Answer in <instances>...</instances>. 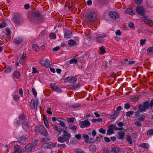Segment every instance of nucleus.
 Listing matches in <instances>:
<instances>
[{"instance_id":"obj_42","label":"nucleus","mask_w":153,"mask_h":153,"mask_svg":"<svg viewBox=\"0 0 153 153\" xmlns=\"http://www.w3.org/2000/svg\"><path fill=\"white\" fill-rule=\"evenodd\" d=\"M134 112L132 111H129L127 112L126 113V117H130V115L133 114Z\"/></svg>"},{"instance_id":"obj_60","label":"nucleus","mask_w":153,"mask_h":153,"mask_svg":"<svg viewBox=\"0 0 153 153\" xmlns=\"http://www.w3.org/2000/svg\"><path fill=\"white\" fill-rule=\"evenodd\" d=\"M146 39H141L140 41V45H144L145 43V42L146 41Z\"/></svg>"},{"instance_id":"obj_2","label":"nucleus","mask_w":153,"mask_h":153,"mask_svg":"<svg viewBox=\"0 0 153 153\" xmlns=\"http://www.w3.org/2000/svg\"><path fill=\"white\" fill-rule=\"evenodd\" d=\"M28 18L30 21L35 20L40 22H42L43 20V17L42 16L39 12H34L30 14H29L28 16Z\"/></svg>"},{"instance_id":"obj_55","label":"nucleus","mask_w":153,"mask_h":153,"mask_svg":"<svg viewBox=\"0 0 153 153\" xmlns=\"http://www.w3.org/2000/svg\"><path fill=\"white\" fill-rule=\"evenodd\" d=\"M50 36L52 39H55L56 38V35L55 34L51 33L50 34Z\"/></svg>"},{"instance_id":"obj_64","label":"nucleus","mask_w":153,"mask_h":153,"mask_svg":"<svg viewBox=\"0 0 153 153\" xmlns=\"http://www.w3.org/2000/svg\"><path fill=\"white\" fill-rule=\"evenodd\" d=\"M104 139L105 141L106 142L109 143L110 141V139L107 137H104Z\"/></svg>"},{"instance_id":"obj_20","label":"nucleus","mask_w":153,"mask_h":153,"mask_svg":"<svg viewBox=\"0 0 153 153\" xmlns=\"http://www.w3.org/2000/svg\"><path fill=\"white\" fill-rule=\"evenodd\" d=\"M22 39L20 37H17L15 38L13 41V43L17 45L22 42Z\"/></svg>"},{"instance_id":"obj_14","label":"nucleus","mask_w":153,"mask_h":153,"mask_svg":"<svg viewBox=\"0 0 153 153\" xmlns=\"http://www.w3.org/2000/svg\"><path fill=\"white\" fill-rule=\"evenodd\" d=\"M13 20L15 23L19 24L22 22V18L20 16H16L13 18Z\"/></svg>"},{"instance_id":"obj_24","label":"nucleus","mask_w":153,"mask_h":153,"mask_svg":"<svg viewBox=\"0 0 153 153\" xmlns=\"http://www.w3.org/2000/svg\"><path fill=\"white\" fill-rule=\"evenodd\" d=\"M120 148L118 147H115L113 148L111 150V153H117L119 152Z\"/></svg>"},{"instance_id":"obj_21","label":"nucleus","mask_w":153,"mask_h":153,"mask_svg":"<svg viewBox=\"0 0 153 153\" xmlns=\"http://www.w3.org/2000/svg\"><path fill=\"white\" fill-rule=\"evenodd\" d=\"M53 129L55 130V132H56V134H58V135H59L61 134L62 132L61 129L59 128L56 126H54L53 127Z\"/></svg>"},{"instance_id":"obj_62","label":"nucleus","mask_w":153,"mask_h":153,"mask_svg":"<svg viewBox=\"0 0 153 153\" xmlns=\"http://www.w3.org/2000/svg\"><path fill=\"white\" fill-rule=\"evenodd\" d=\"M148 19L145 17H142L141 18L142 21L145 22H147Z\"/></svg>"},{"instance_id":"obj_9","label":"nucleus","mask_w":153,"mask_h":153,"mask_svg":"<svg viewBox=\"0 0 153 153\" xmlns=\"http://www.w3.org/2000/svg\"><path fill=\"white\" fill-rule=\"evenodd\" d=\"M56 146V143H53L52 142L45 143L43 144V147L45 149H52Z\"/></svg>"},{"instance_id":"obj_37","label":"nucleus","mask_w":153,"mask_h":153,"mask_svg":"<svg viewBox=\"0 0 153 153\" xmlns=\"http://www.w3.org/2000/svg\"><path fill=\"white\" fill-rule=\"evenodd\" d=\"M74 152L76 153H85L82 149H74Z\"/></svg>"},{"instance_id":"obj_56","label":"nucleus","mask_w":153,"mask_h":153,"mask_svg":"<svg viewBox=\"0 0 153 153\" xmlns=\"http://www.w3.org/2000/svg\"><path fill=\"white\" fill-rule=\"evenodd\" d=\"M134 124L138 127H140L141 126V124L139 122H134Z\"/></svg>"},{"instance_id":"obj_58","label":"nucleus","mask_w":153,"mask_h":153,"mask_svg":"<svg viewBox=\"0 0 153 153\" xmlns=\"http://www.w3.org/2000/svg\"><path fill=\"white\" fill-rule=\"evenodd\" d=\"M6 26V23L5 22H3L0 24V27L2 28L5 27Z\"/></svg>"},{"instance_id":"obj_27","label":"nucleus","mask_w":153,"mask_h":153,"mask_svg":"<svg viewBox=\"0 0 153 153\" xmlns=\"http://www.w3.org/2000/svg\"><path fill=\"white\" fill-rule=\"evenodd\" d=\"M19 119L20 120H25L26 119V116L24 114H19Z\"/></svg>"},{"instance_id":"obj_10","label":"nucleus","mask_w":153,"mask_h":153,"mask_svg":"<svg viewBox=\"0 0 153 153\" xmlns=\"http://www.w3.org/2000/svg\"><path fill=\"white\" fill-rule=\"evenodd\" d=\"M119 112H117V111H114L113 114H107V117L110 120L114 121L115 120L116 118L118 117Z\"/></svg>"},{"instance_id":"obj_11","label":"nucleus","mask_w":153,"mask_h":153,"mask_svg":"<svg viewBox=\"0 0 153 153\" xmlns=\"http://www.w3.org/2000/svg\"><path fill=\"white\" fill-rule=\"evenodd\" d=\"M108 15L110 16L111 18L114 19H116L119 17L118 13L115 11H110L108 13Z\"/></svg>"},{"instance_id":"obj_61","label":"nucleus","mask_w":153,"mask_h":153,"mask_svg":"<svg viewBox=\"0 0 153 153\" xmlns=\"http://www.w3.org/2000/svg\"><path fill=\"white\" fill-rule=\"evenodd\" d=\"M57 146L58 147H61L63 148H65L66 146V145L64 143L62 144H58Z\"/></svg>"},{"instance_id":"obj_13","label":"nucleus","mask_w":153,"mask_h":153,"mask_svg":"<svg viewBox=\"0 0 153 153\" xmlns=\"http://www.w3.org/2000/svg\"><path fill=\"white\" fill-rule=\"evenodd\" d=\"M136 10L139 14L143 16L144 14V9L141 6L139 5L136 7Z\"/></svg>"},{"instance_id":"obj_7","label":"nucleus","mask_w":153,"mask_h":153,"mask_svg":"<svg viewBox=\"0 0 153 153\" xmlns=\"http://www.w3.org/2000/svg\"><path fill=\"white\" fill-rule=\"evenodd\" d=\"M138 108L140 111L142 112H145L149 108V103L147 101H145L143 105H139Z\"/></svg>"},{"instance_id":"obj_59","label":"nucleus","mask_w":153,"mask_h":153,"mask_svg":"<svg viewBox=\"0 0 153 153\" xmlns=\"http://www.w3.org/2000/svg\"><path fill=\"white\" fill-rule=\"evenodd\" d=\"M108 128H109V129L111 130H112V131L116 129V127L115 126H113V125L109 126H108Z\"/></svg>"},{"instance_id":"obj_63","label":"nucleus","mask_w":153,"mask_h":153,"mask_svg":"<svg viewBox=\"0 0 153 153\" xmlns=\"http://www.w3.org/2000/svg\"><path fill=\"white\" fill-rule=\"evenodd\" d=\"M60 48L59 46H56L53 49V51H56L60 49Z\"/></svg>"},{"instance_id":"obj_18","label":"nucleus","mask_w":153,"mask_h":153,"mask_svg":"<svg viewBox=\"0 0 153 153\" xmlns=\"http://www.w3.org/2000/svg\"><path fill=\"white\" fill-rule=\"evenodd\" d=\"M40 63L42 65L46 67H50L51 65L50 64L47 62L45 60H42L40 61Z\"/></svg>"},{"instance_id":"obj_17","label":"nucleus","mask_w":153,"mask_h":153,"mask_svg":"<svg viewBox=\"0 0 153 153\" xmlns=\"http://www.w3.org/2000/svg\"><path fill=\"white\" fill-rule=\"evenodd\" d=\"M72 32L71 30H66L64 33V36L66 38H70L72 36Z\"/></svg>"},{"instance_id":"obj_30","label":"nucleus","mask_w":153,"mask_h":153,"mask_svg":"<svg viewBox=\"0 0 153 153\" xmlns=\"http://www.w3.org/2000/svg\"><path fill=\"white\" fill-rule=\"evenodd\" d=\"M99 49L100 51V53L101 54H103L106 52L105 48L104 47V46H102L101 47H100L99 48Z\"/></svg>"},{"instance_id":"obj_19","label":"nucleus","mask_w":153,"mask_h":153,"mask_svg":"<svg viewBox=\"0 0 153 153\" xmlns=\"http://www.w3.org/2000/svg\"><path fill=\"white\" fill-rule=\"evenodd\" d=\"M14 151L13 152L14 153H21L22 150L20 149V147L17 145H15L14 149Z\"/></svg>"},{"instance_id":"obj_31","label":"nucleus","mask_w":153,"mask_h":153,"mask_svg":"<svg viewBox=\"0 0 153 153\" xmlns=\"http://www.w3.org/2000/svg\"><path fill=\"white\" fill-rule=\"evenodd\" d=\"M77 62V60L76 59H75L74 58H73L68 61L69 64H76Z\"/></svg>"},{"instance_id":"obj_34","label":"nucleus","mask_w":153,"mask_h":153,"mask_svg":"<svg viewBox=\"0 0 153 153\" xmlns=\"http://www.w3.org/2000/svg\"><path fill=\"white\" fill-rule=\"evenodd\" d=\"M82 138L85 139V141L86 143L88 142L89 136L88 135L86 134H84L82 136Z\"/></svg>"},{"instance_id":"obj_25","label":"nucleus","mask_w":153,"mask_h":153,"mask_svg":"<svg viewBox=\"0 0 153 153\" xmlns=\"http://www.w3.org/2000/svg\"><path fill=\"white\" fill-rule=\"evenodd\" d=\"M35 103L36 102L35 100L33 99H32L31 100L30 103V106L32 109H33L35 108Z\"/></svg>"},{"instance_id":"obj_45","label":"nucleus","mask_w":153,"mask_h":153,"mask_svg":"<svg viewBox=\"0 0 153 153\" xmlns=\"http://www.w3.org/2000/svg\"><path fill=\"white\" fill-rule=\"evenodd\" d=\"M80 84L79 83H78L77 85H73L72 86V87L74 89H76L80 87Z\"/></svg>"},{"instance_id":"obj_52","label":"nucleus","mask_w":153,"mask_h":153,"mask_svg":"<svg viewBox=\"0 0 153 153\" xmlns=\"http://www.w3.org/2000/svg\"><path fill=\"white\" fill-rule=\"evenodd\" d=\"M124 105L125 108L126 109H129L131 107L130 105L128 103H125Z\"/></svg>"},{"instance_id":"obj_44","label":"nucleus","mask_w":153,"mask_h":153,"mask_svg":"<svg viewBox=\"0 0 153 153\" xmlns=\"http://www.w3.org/2000/svg\"><path fill=\"white\" fill-rule=\"evenodd\" d=\"M148 136L153 135V129H152L149 130L147 133Z\"/></svg>"},{"instance_id":"obj_6","label":"nucleus","mask_w":153,"mask_h":153,"mask_svg":"<svg viewBox=\"0 0 153 153\" xmlns=\"http://www.w3.org/2000/svg\"><path fill=\"white\" fill-rule=\"evenodd\" d=\"M106 36L107 35L106 33L99 34L97 36V37L94 39V40L95 42L98 43H102L104 41L105 38Z\"/></svg>"},{"instance_id":"obj_22","label":"nucleus","mask_w":153,"mask_h":153,"mask_svg":"<svg viewBox=\"0 0 153 153\" xmlns=\"http://www.w3.org/2000/svg\"><path fill=\"white\" fill-rule=\"evenodd\" d=\"M126 13L129 14L131 15H135L134 12H133L132 8H127L125 10Z\"/></svg>"},{"instance_id":"obj_41","label":"nucleus","mask_w":153,"mask_h":153,"mask_svg":"<svg viewBox=\"0 0 153 153\" xmlns=\"http://www.w3.org/2000/svg\"><path fill=\"white\" fill-rule=\"evenodd\" d=\"M69 128L72 131H75L77 129V127L76 125H74L72 126H70Z\"/></svg>"},{"instance_id":"obj_51","label":"nucleus","mask_w":153,"mask_h":153,"mask_svg":"<svg viewBox=\"0 0 153 153\" xmlns=\"http://www.w3.org/2000/svg\"><path fill=\"white\" fill-rule=\"evenodd\" d=\"M13 100L16 101H18L19 100V97L17 95H15L13 97Z\"/></svg>"},{"instance_id":"obj_47","label":"nucleus","mask_w":153,"mask_h":153,"mask_svg":"<svg viewBox=\"0 0 153 153\" xmlns=\"http://www.w3.org/2000/svg\"><path fill=\"white\" fill-rule=\"evenodd\" d=\"M32 91L33 92V94L34 96L36 97L37 94V93L36 91L34 88H32Z\"/></svg>"},{"instance_id":"obj_5","label":"nucleus","mask_w":153,"mask_h":153,"mask_svg":"<svg viewBox=\"0 0 153 153\" xmlns=\"http://www.w3.org/2000/svg\"><path fill=\"white\" fill-rule=\"evenodd\" d=\"M79 124L80 127L82 128H88L91 125V123L88 120L81 121L79 122Z\"/></svg>"},{"instance_id":"obj_39","label":"nucleus","mask_w":153,"mask_h":153,"mask_svg":"<svg viewBox=\"0 0 153 153\" xmlns=\"http://www.w3.org/2000/svg\"><path fill=\"white\" fill-rule=\"evenodd\" d=\"M145 117L144 115H141L138 119V121L142 122L144 121Z\"/></svg>"},{"instance_id":"obj_29","label":"nucleus","mask_w":153,"mask_h":153,"mask_svg":"<svg viewBox=\"0 0 153 153\" xmlns=\"http://www.w3.org/2000/svg\"><path fill=\"white\" fill-rule=\"evenodd\" d=\"M12 70L11 67L8 66L4 68V71L5 73L8 74L11 72Z\"/></svg>"},{"instance_id":"obj_32","label":"nucleus","mask_w":153,"mask_h":153,"mask_svg":"<svg viewBox=\"0 0 153 153\" xmlns=\"http://www.w3.org/2000/svg\"><path fill=\"white\" fill-rule=\"evenodd\" d=\"M89 149L90 151H95L96 150V146L94 145H91L89 146Z\"/></svg>"},{"instance_id":"obj_49","label":"nucleus","mask_w":153,"mask_h":153,"mask_svg":"<svg viewBox=\"0 0 153 153\" xmlns=\"http://www.w3.org/2000/svg\"><path fill=\"white\" fill-rule=\"evenodd\" d=\"M113 131L112 130H111L109 129L107 131V135H111L113 133Z\"/></svg>"},{"instance_id":"obj_8","label":"nucleus","mask_w":153,"mask_h":153,"mask_svg":"<svg viewBox=\"0 0 153 153\" xmlns=\"http://www.w3.org/2000/svg\"><path fill=\"white\" fill-rule=\"evenodd\" d=\"M97 17L96 13L94 11L89 13L87 16V19L88 21L93 22Z\"/></svg>"},{"instance_id":"obj_35","label":"nucleus","mask_w":153,"mask_h":153,"mask_svg":"<svg viewBox=\"0 0 153 153\" xmlns=\"http://www.w3.org/2000/svg\"><path fill=\"white\" fill-rule=\"evenodd\" d=\"M119 138L120 139H123L124 138V133L123 132H119L118 133Z\"/></svg>"},{"instance_id":"obj_43","label":"nucleus","mask_w":153,"mask_h":153,"mask_svg":"<svg viewBox=\"0 0 153 153\" xmlns=\"http://www.w3.org/2000/svg\"><path fill=\"white\" fill-rule=\"evenodd\" d=\"M53 89L56 92H59L61 90V89L59 87H58L54 85Z\"/></svg>"},{"instance_id":"obj_53","label":"nucleus","mask_w":153,"mask_h":153,"mask_svg":"<svg viewBox=\"0 0 153 153\" xmlns=\"http://www.w3.org/2000/svg\"><path fill=\"white\" fill-rule=\"evenodd\" d=\"M99 132L102 134H105V130L103 128H101L99 131Z\"/></svg>"},{"instance_id":"obj_16","label":"nucleus","mask_w":153,"mask_h":153,"mask_svg":"<svg viewBox=\"0 0 153 153\" xmlns=\"http://www.w3.org/2000/svg\"><path fill=\"white\" fill-rule=\"evenodd\" d=\"M20 76V73L18 71H16L13 72V79L15 80V79H18L19 78Z\"/></svg>"},{"instance_id":"obj_54","label":"nucleus","mask_w":153,"mask_h":153,"mask_svg":"<svg viewBox=\"0 0 153 153\" xmlns=\"http://www.w3.org/2000/svg\"><path fill=\"white\" fill-rule=\"evenodd\" d=\"M135 2L137 4H140L143 2V0H134Z\"/></svg>"},{"instance_id":"obj_38","label":"nucleus","mask_w":153,"mask_h":153,"mask_svg":"<svg viewBox=\"0 0 153 153\" xmlns=\"http://www.w3.org/2000/svg\"><path fill=\"white\" fill-rule=\"evenodd\" d=\"M32 48L34 51H38L39 49V47L36 45H34L32 46Z\"/></svg>"},{"instance_id":"obj_50","label":"nucleus","mask_w":153,"mask_h":153,"mask_svg":"<svg viewBox=\"0 0 153 153\" xmlns=\"http://www.w3.org/2000/svg\"><path fill=\"white\" fill-rule=\"evenodd\" d=\"M5 32L6 33L7 35L9 36L10 34V29L8 28H6Z\"/></svg>"},{"instance_id":"obj_40","label":"nucleus","mask_w":153,"mask_h":153,"mask_svg":"<svg viewBox=\"0 0 153 153\" xmlns=\"http://www.w3.org/2000/svg\"><path fill=\"white\" fill-rule=\"evenodd\" d=\"M102 120L101 118H99L97 119H92L91 122L93 123H95L97 121H99V122H101L102 121Z\"/></svg>"},{"instance_id":"obj_33","label":"nucleus","mask_w":153,"mask_h":153,"mask_svg":"<svg viewBox=\"0 0 153 153\" xmlns=\"http://www.w3.org/2000/svg\"><path fill=\"white\" fill-rule=\"evenodd\" d=\"M126 140L129 144H131L132 143V140L131 136L128 135L127 137Z\"/></svg>"},{"instance_id":"obj_36","label":"nucleus","mask_w":153,"mask_h":153,"mask_svg":"<svg viewBox=\"0 0 153 153\" xmlns=\"http://www.w3.org/2000/svg\"><path fill=\"white\" fill-rule=\"evenodd\" d=\"M26 139V138L25 136L21 137L19 138L18 142L20 143H23L25 141Z\"/></svg>"},{"instance_id":"obj_48","label":"nucleus","mask_w":153,"mask_h":153,"mask_svg":"<svg viewBox=\"0 0 153 153\" xmlns=\"http://www.w3.org/2000/svg\"><path fill=\"white\" fill-rule=\"evenodd\" d=\"M64 121H62L59 122V124L62 127H63L64 128H65V129H66V127H65V124L64 123Z\"/></svg>"},{"instance_id":"obj_46","label":"nucleus","mask_w":153,"mask_h":153,"mask_svg":"<svg viewBox=\"0 0 153 153\" xmlns=\"http://www.w3.org/2000/svg\"><path fill=\"white\" fill-rule=\"evenodd\" d=\"M80 106V104L76 103L71 105V107L74 108H75L79 107Z\"/></svg>"},{"instance_id":"obj_23","label":"nucleus","mask_w":153,"mask_h":153,"mask_svg":"<svg viewBox=\"0 0 153 153\" xmlns=\"http://www.w3.org/2000/svg\"><path fill=\"white\" fill-rule=\"evenodd\" d=\"M139 146L145 149H148L149 148V146L147 143H143L141 144Z\"/></svg>"},{"instance_id":"obj_12","label":"nucleus","mask_w":153,"mask_h":153,"mask_svg":"<svg viewBox=\"0 0 153 153\" xmlns=\"http://www.w3.org/2000/svg\"><path fill=\"white\" fill-rule=\"evenodd\" d=\"M66 82L69 83H74L77 80V78L73 76L66 77L65 79Z\"/></svg>"},{"instance_id":"obj_1","label":"nucleus","mask_w":153,"mask_h":153,"mask_svg":"<svg viewBox=\"0 0 153 153\" xmlns=\"http://www.w3.org/2000/svg\"><path fill=\"white\" fill-rule=\"evenodd\" d=\"M63 134L62 137L59 136L57 137V140L61 143H63L66 141H68L71 138V134L65 129H62Z\"/></svg>"},{"instance_id":"obj_28","label":"nucleus","mask_w":153,"mask_h":153,"mask_svg":"<svg viewBox=\"0 0 153 153\" xmlns=\"http://www.w3.org/2000/svg\"><path fill=\"white\" fill-rule=\"evenodd\" d=\"M67 120L68 122L70 123H73L76 120L75 118L74 117L72 118H67Z\"/></svg>"},{"instance_id":"obj_26","label":"nucleus","mask_w":153,"mask_h":153,"mask_svg":"<svg viewBox=\"0 0 153 153\" xmlns=\"http://www.w3.org/2000/svg\"><path fill=\"white\" fill-rule=\"evenodd\" d=\"M76 44V42L74 40L70 39L68 41V44L71 46H74Z\"/></svg>"},{"instance_id":"obj_15","label":"nucleus","mask_w":153,"mask_h":153,"mask_svg":"<svg viewBox=\"0 0 153 153\" xmlns=\"http://www.w3.org/2000/svg\"><path fill=\"white\" fill-rule=\"evenodd\" d=\"M30 122L27 120H25L23 123L22 126L23 128L26 130H27L29 127Z\"/></svg>"},{"instance_id":"obj_3","label":"nucleus","mask_w":153,"mask_h":153,"mask_svg":"<svg viewBox=\"0 0 153 153\" xmlns=\"http://www.w3.org/2000/svg\"><path fill=\"white\" fill-rule=\"evenodd\" d=\"M37 140H35L31 143H29L25 146V151L27 152L33 151L36 149Z\"/></svg>"},{"instance_id":"obj_57","label":"nucleus","mask_w":153,"mask_h":153,"mask_svg":"<svg viewBox=\"0 0 153 153\" xmlns=\"http://www.w3.org/2000/svg\"><path fill=\"white\" fill-rule=\"evenodd\" d=\"M26 57V56H24V55H22L20 57L19 61L20 62L21 61H22V62H23V60H25V58Z\"/></svg>"},{"instance_id":"obj_4","label":"nucleus","mask_w":153,"mask_h":153,"mask_svg":"<svg viewBox=\"0 0 153 153\" xmlns=\"http://www.w3.org/2000/svg\"><path fill=\"white\" fill-rule=\"evenodd\" d=\"M37 131L40 133L42 135L47 136L48 135V132L44 126L42 125H40L37 128Z\"/></svg>"}]
</instances>
